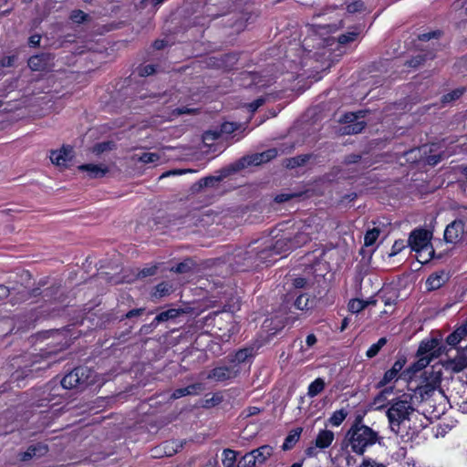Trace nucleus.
Here are the masks:
<instances>
[{"mask_svg":"<svg viewBox=\"0 0 467 467\" xmlns=\"http://www.w3.org/2000/svg\"><path fill=\"white\" fill-rule=\"evenodd\" d=\"M334 439L335 435L332 431L321 430L316 438L315 445L319 449H327L332 444Z\"/></svg>","mask_w":467,"mask_h":467,"instance_id":"17","label":"nucleus"},{"mask_svg":"<svg viewBox=\"0 0 467 467\" xmlns=\"http://www.w3.org/2000/svg\"><path fill=\"white\" fill-rule=\"evenodd\" d=\"M431 237V232L422 228L415 229L410 234L407 244L416 253L417 260L420 264H426L433 258Z\"/></svg>","mask_w":467,"mask_h":467,"instance_id":"4","label":"nucleus"},{"mask_svg":"<svg viewBox=\"0 0 467 467\" xmlns=\"http://www.w3.org/2000/svg\"><path fill=\"white\" fill-rule=\"evenodd\" d=\"M144 309L143 308H136V309H132L130 311H129L127 314H126V317L127 318H131L133 317H137V316H140L143 313Z\"/></svg>","mask_w":467,"mask_h":467,"instance_id":"55","label":"nucleus"},{"mask_svg":"<svg viewBox=\"0 0 467 467\" xmlns=\"http://www.w3.org/2000/svg\"><path fill=\"white\" fill-rule=\"evenodd\" d=\"M348 326V318L345 317L342 321L340 331H344Z\"/></svg>","mask_w":467,"mask_h":467,"instance_id":"62","label":"nucleus"},{"mask_svg":"<svg viewBox=\"0 0 467 467\" xmlns=\"http://www.w3.org/2000/svg\"><path fill=\"white\" fill-rule=\"evenodd\" d=\"M240 372V368L237 364H233L230 366H221L213 368L207 379H213L217 382H222L225 380H229L237 377Z\"/></svg>","mask_w":467,"mask_h":467,"instance_id":"7","label":"nucleus"},{"mask_svg":"<svg viewBox=\"0 0 467 467\" xmlns=\"http://www.w3.org/2000/svg\"><path fill=\"white\" fill-rule=\"evenodd\" d=\"M317 341V337L314 334H309L306 338V344L308 348L313 347Z\"/></svg>","mask_w":467,"mask_h":467,"instance_id":"56","label":"nucleus"},{"mask_svg":"<svg viewBox=\"0 0 467 467\" xmlns=\"http://www.w3.org/2000/svg\"><path fill=\"white\" fill-rule=\"evenodd\" d=\"M154 47H155L156 49H161V48H162V47H163V41H159V40H158V41H155V43H154Z\"/></svg>","mask_w":467,"mask_h":467,"instance_id":"64","label":"nucleus"},{"mask_svg":"<svg viewBox=\"0 0 467 467\" xmlns=\"http://www.w3.org/2000/svg\"><path fill=\"white\" fill-rule=\"evenodd\" d=\"M446 282V275L443 272L431 274L427 281L426 286L428 290H436L441 287Z\"/></svg>","mask_w":467,"mask_h":467,"instance_id":"19","label":"nucleus"},{"mask_svg":"<svg viewBox=\"0 0 467 467\" xmlns=\"http://www.w3.org/2000/svg\"><path fill=\"white\" fill-rule=\"evenodd\" d=\"M115 147V144L112 141H104L101 143H98L93 148V152L97 154H100L107 150H111Z\"/></svg>","mask_w":467,"mask_h":467,"instance_id":"40","label":"nucleus"},{"mask_svg":"<svg viewBox=\"0 0 467 467\" xmlns=\"http://www.w3.org/2000/svg\"><path fill=\"white\" fill-rule=\"evenodd\" d=\"M276 156L277 150L275 149H269L265 151L255 153L252 156H249L247 159H245V161H247L248 164L260 165L262 163L271 161Z\"/></svg>","mask_w":467,"mask_h":467,"instance_id":"14","label":"nucleus"},{"mask_svg":"<svg viewBox=\"0 0 467 467\" xmlns=\"http://www.w3.org/2000/svg\"><path fill=\"white\" fill-rule=\"evenodd\" d=\"M104 380L99 381L98 375L87 367H78L64 376L61 385L64 389H84L90 385H101Z\"/></svg>","mask_w":467,"mask_h":467,"instance_id":"5","label":"nucleus"},{"mask_svg":"<svg viewBox=\"0 0 467 467\" xmlns=\"http://www.w3.org/2000/svg\"><path fill=\"white\" fill-rule=\"evenodd\" d=\"M393 388H386L383 390H381L375 398L373 399L371 402V408L374 410H381L383 409H388V402L389 400H388V397L389 394L392 393Z\"/></svg>","mask_w":467,"mask_h":467,"instance_id":"15","label":"nucleus"},{"mask_svg":"<svg viewBox=\"0 0 467 467\" xmlns=\"http://www.w3.org/2000/svg\"><path fill=\"white\" fill-rule=\"evenodd\" d=\"M405 363L406 359L400 358L394 362L390 369L399 375L400 371L403 368Z\"/></svg>","mask_w":467,"mask_h":467,"instance_id":"50","label":"nucleus"},{"mask_svg":"<svg viewBox=\"0 0 467 467\" xmlns=\"http://www.w3.org/2000/svg\"><path fill=\"white\" fill-rule=\"evenodd\" d=\"M308 285V282L306 278L296 277L293 280V286L295 288H306Z\"/></svg>","mask_w":467,"mask_h":467,"instance_id":"51","label":"nucleus"},{"mask_svg":"<svg viewBox=\"0 0 467 467\" xmlns=\"http://www.w3.org/2000/svg\"><path fill=\"white\" fill-rule=\"evenodd\" d=\"M467 337V320L447 337V343L451 346L457 345Z\"/></svg>","mask_w":467,"mask_h":467,"instance_id":"20","label":"nucleus"},{"mask_svg":"<svg viewBox=\"0 0 467 467\" xmlns=\"http://www.w3.org/2000/svg\"><path fill=\"white\" fill-rule=\"evenodd\" d=\"M254 356V348H245L238 350L234 358L232 359L233 363H244L249 358H252Z\"/></svg>","mask_w":467,"mask_h":467,"instance_id":"29","label":"nucleus"},{"mask_svg":"<svg viewBox=\"0 0 467 467\" xmlns=\"http://www.w3.org/2000/svg\"><path fill=\"white\" fill-rule=\"evenodd\" d=\"M365 112L360 110L358 112H348L340 119V121L347 124L341 130L343 134H357L362 131L366 123L363 120H358L364 118Z\"/></svg>","mask_w":467,"mask_h":467,"instance_id":"6","label":"nucleus"},{"mask_svg":"<svg viewBox=\"0 0 467 467\" xmlns=\"http://www.w3.org/2000/svg\"><path fill=\"white\" fill-rule=\"evenodd\" d=\"M439 161H440L439 158H436L435 156H433V157L429 158L428 162L430 164H436Z\"/></svg>","mask_w":467,"mask_h":467,"instance_id":"63","label":"nucleus"},{"mask_svg":"<svg viewBox=\"0 0 467 467\" xmlns=\"http://www.w3.org/2000/svg\"><path fill=\"white\" fill-rule=\"evenodd\" d=\"M9 289L5 285H0V300L6 298L9 296Z\"/></svg>","mask_w":467,"mask_h":467,"instance_id":"59","label":"nucleus"},{"mask_svg":"<svg viewBox=\"0 0 467 467\" xmlns=\"http://www.w3.org/2000/svg\"><path fill=\"white\" fill-rule=\"evenodd\" d=\"M398 377H399L398 374H396L391 369H389L385 372L383 378L378 383V387L379 388L384 387V386L388 385L389 383H390L391 381L397 379Z\"/></svg>","mask_w":467,"mask_h":467,"instance_id":"39","label":"nucleus"},{"mask_svg":"<svg viewBox=\"0 0 467 467\" xmlns=\"http://www.w3.org/2000/svg\"><path fill=\"white\" fill-rule=\"evenodd\" d=\"M387 339L386 337H380L377 343L372 344L366 352V356L368 358H372L378 355L380 349L386 345Z\"/></svg>","mask_w":467,"mask_h":467,"instance_id":"33","label":"nucleus"},{"mask_svg":"<svg viewBox=\"0 0 467 467\" xmlns=\"http://www.w3.org/2000/svg\"><path fill=\"white\" fill-rule=\"evenodd\" d=\"M16 57V56H7L1 59L0 66L2 67H10L14 66Z\"/></svg>","mask_w":467,"mask_h":467,"instance_id":"49","label":"nucleus"},{"mask_svg":"<svg viewBox=\"0 0 467 467\" xmlns=\"http://www.w3.org/2000/svg\"><path fill=\"white\" fill-rule=\"evenodd\" d=\"M358 36L357 32H348L346 34H342L338 36V43L341 45H346L348 43L353 42Z\"/></svg>","mask_w":467,"mask_h":467,"instance_id":"42","label":"nucleus"},{"mask_svg":"<svg viewBox=\"0 0 467 467\" xmlns=\"http://www.w3.org/2000/svg\"><path fill=\"white\" fill-rule=\"evenodd\" d=\"M385 414L389 428L394 434L410 439L417 433V413L412 394L401 393L389 400Z\"/></svg>","mask_w":467,"mask_h":467,"instance_id":"1","label":"nucleus"},{"mask_svg":"<svg viewBox=\"0 0 467 467\" xmlns=\"http://www.w3.org/2000/svg\"><path fill=\"white\" fill-rule=\"evenodd\" d=\"M407 246L404 240H398L396 241L391 248V252L389 254L390 256H394L400 252H401L405 247Z\"/></svg>","mask_w":467,"mask_h":467,"instance_id":"45","label":"nucleus"},{"mask_svg":"<svg viewBox=\"0 0 467 467\" xmlns=\"http://www.w3.org/2000/svg\"><path fill=\"white\" fill-rule=\"evenodd\" d=\"M434 348H435V341L434 340H431V341H427V342H421V344L419 347L417 354L418 355H426V356L432 357L431 351L434 349Z\"/></svg>","mask_w":467,"mask_h":467,"instance_id":"36","label":"nucleus"},{"mask_svg":"<svg viewBox=\"0 0 467 467\" xmlns=\"http://www.w3.org/2000/svg\"><path fill=\"white\" fill-rule=\"evenodd\" d=\"M438 35H440V32L433 31V32H429V33H426V34H422V35H420L419 36V38H420V40L427 41V40H430L431 38L437 37Z\"/></svg>","mask_w":467,"mask_h":467,"instance_id":"54","label":"nucleus"},{"mask_svg":"<svg viewBox=\"0 0 467 467\" xmlns=\"http://www.w3.org/2000/svg\"><path fill=\"white\" fill-rule=\"evenodd\" d=\"M317 232L310 224H304L298 233L294 236L292 244L294 248L303 246L312 240L313 234Z\"/></svg>","mask_w":467,"mask_h":467,"instance_id":"9","label":"nucleus"},{"mask_svg":"<svg viewBox=\"0 0 467 467\" xmlns=\"http://www.w3.org/2000/svg\"><path fill=\"white\" fill-rule=\"evenodd\" d=\"M87 17V15L81 10H74L70 15V19L76 23L83 22Z\"/></svg>","mask_w":467,"mask_h":467,"instance_id":"46","label":"nucleus"},{"mask_svg":"<svg viewBox=\"0 0 467 467\" xmlns=\"http://www.w3.org/2000/svg\"><path fill=\"white\" fill-rule=\"evenodd\" d=\"M380 231L377 228H373L371 230H368L364 237V243L366 246H370L375 244L377 239L379 236Z\"/></svg>","mask_w":467,"mask_h":467,"instance_id":"37","label":"nucleus"},{"mask_svg":"<svg viewBox=\"0 0 467 467\" xmlns=\"http://www.w3.org/2000/svg\"><path fill=\"white\" fill-rule=\"evenodd\" d=\"M445 368L454 373H459L467 368V357L462 350L453 358L446 361Z\"/></svg>","mask_w":467,"mask_h":467,"instance_id":"11","label":"nucleus"},{"mask_svg":"<svg viewBox=\"0 0 467 467\" xmlns=\"http://www.w3.org/2000/svg\"><path fill=\"white\" fill-rule=\"evenodd\" d=\"M465 234V224L462 220H454L447 225L444 231V239L447 243H460Z\"/></svg>","mask_w":467,"mask_h":467,"instance_id":"8","label":"nucleus"},{"mask_svg":"<svg viewBox=\"0 0 467 467\" xmlns=\"http://www.w3.org/2000/svg\"><path fill=\"white\" fill-rule=\"evenodd\" d=\"M291 249L294 246L288 238H280L275 244L272 240L256 241L244 251H239L236 256H244V261L258 265L261 263H272L275 261V255H282Z\"/></svg>","mask_w":467,"mask_h":467,"instance_id":"2","label":"nucleus"},{"mask_svg":"<svg viewBox=\"0 0 467 467\" xmlns=\"http://www.w3.org/2000/svg\"><path fill=\"white\" fill-rule=\"evenodd\" d=\"M182 313L184 312L182 309L171 308L157 315L156 317L154 318V321L157 323H161L168 321L170 319H174Z\"/></svg>","mask_w":467,"mask_h":467,"instance_id":"26","label":"nucleus"},{"mask_svg":"<svg viewBox=\"0 0 467 467\" xmlns=\"http://www.w3.org/2000/svg\"><path fill=\"white\" fill-rule=\"evenodd\" d=\"M239 129V125L234 122H224L222 124L219 133L221 134V138L223 139L224 136H228Z\"/></svg>","mask_w":467,"mask_h":467,"instance_id":"35","label":"nucleus"},{"mask_svg":"<svg viewBox=\"0 0 467 467\" xmlns=\"http://www.w3.org/2000/svg\"><path fill=\"white\" fill-rule=\"evenodd\" d=\"M254 462L257 464H264L274 453V448L270 445H263L251 451Z\"/></svg>","mask_w":467,"mask_h":467,"instance_id":"16","label":"nucleus"},{"mask_svg":"<svg viewBox=\"0 0 467 467\" xmlns=\"http://www.w3.org/2000/svg\"><path fill=\"white\" fill-rule=\"evenodd\" d=\"M155 72V67L152 65H147L140 69V75L142 77L150 76Z\"/></svg>","mask_w":467,"mask_h":467,"instance_id":"52","label":"nucleus"},{"mask_svg":"<svg viewBox=\"0 0 467 467\" xmlns=\"http://www.w3.org/2000/svg\"><path fill=\"white\" fill-rule=\"evenodd\" d=\"M365 9L364 3L360 0L353 1L347 5V11L350 14L361 12Z\"/></svg>","mask_w":467,"mask_h":467,"instance_id":"41","label":"nucleus"},{"mask_svg":"<svg viewBox=\"0 0 467 467\" xmlns=\"http://www.w3.org/2000/svg\"><path fill=\"white\" fill-rule=\"evenodd\" d=\"M357 467H386V466L383 465L382 463L377 462L376 461H374L370 458H367V459H364L361 462V463L359 465H358Z\"/></svg>","mask_w":467,"mask_h":467,"instance_id":"48","label":"nucleus"},{"mask_svg":"<svg viewBox=\"0 0 467 467\" xmlns=\"http://www.w3.org/2000/svg\"><path fill=\"white\" fill-rule=\"evenodd\" d=\"M78 170L87 172V176L90 179L102 178L109 171L106 166L98 164L79 165Z\"/></svg>","mask_w":467,"mask_h":467,"instance_id":"13","label":"nucleus"},{"mask_svg":"<svg viewBox=\"0 0 467 467\" xmlns=\"http://www.w3.org/2000/svg\"><path fill=\"white\" fill-rule=\"evenodd\" d=\"M202 389H203V388L201 383L192 384L185 388H181V389H175L171 394V398L173 400H177V399H180L184 396L195 395V394H198L199 392H201Z\"/></svg>","mask_w":467,"mask_h":467,"instance_id":"18","label":"nucleus"},{"mask_svg":"<svg viewBox=\"0 0 467 467\" xmlns=\"http://www.w3.org/2000/svg\"><path fill=\"white\" fill-rule=\"evenodd\" d=\"M222 462L223 467H234L236 462V452L230 449L223 450Z\"/></svg>","mask_w":467,"mask_h":467,"instance_id":"32","label":"nucleus"},{"mask_svg":"<svg viewBox=\"0 0 467 467\" xmlns=\"http://www.w3.org/2000/svg\"><path fill=\"white\" fill-rule=\"evenodd\" d=\"M420 358H419V360L417 361L416 363V367L417 368L420 369V368H425L426 366L429 365V363L431 362V356H426V355H418Z\"/></svg>","mask_w":467,"mask_h":467,"instance_id":"47","label":"nucleus"},{"mask_svg":"<svg viewBox=\"0 0 467 467\" xmlns=\"http://www.w3.org/2000/svg\"><path fill=\"white\" fill-rule=\"evenodd\" d=\"M171 291L172 285L170 283L161 282L155 286L154 292L152 293V296L156 298H161L170 295Z\"/></svg>","mask_w":467,"mask_h":467,"instance_id":"28","label":"nucleus"},{"mask_svg":"<svg viewBox=\"0 0 467 467\" xmlns=\"http://www.w3.org/2000/svg\"><path fill=\"white\" fill-rule=\"evenodd\" d=\"M308 159L307 156H297L295 158H291L287 161L286 166L288 168H295L303 165L306 160Z\"/></svg>","mask_w":467,"mask_h":467,"instance_id":"43","label":"nucleus"},{"mask_svg":"<svg viewBox=\"0 0 467 467\" xmlns=\"http://www.w3.org/2000/svg\"><path fill=\"white\" fill-rule=\"evenodd\" d=\"M186 265L183 263L179 264L175 268L174 271L177 273H182L185 272Z\"/></svg>","mask_w":467,"mask_h":467,"instance_id":"60","label":"nucleus"},{"mask_svg":"<svg viewBox=\"0 0 467 467\" xmlns=\"http://www.w3.org/2000/svg\"><path fill=\"white\" fill-rule=\"evenodd\" d=\"M464 92H465V88H458L443 95L441 98V103L443 105L451 103L452 101L459 99L463 95Z\"/></svg>","mask_w":467,"mask_h":467,"instance_id":"30","label":"nucleus"},{"mask_svg":"<svg viewBox=\"0 0 467 467\" xmlns=\"http://www.w3.org/2000/svg\"><path fill=\"white\" fill-rule=\"evenodd\" d=\"M47 449L43 445H32L21 454V461H28L34 456H41L47 452Z\"/></svg>","mask_w":467,"mask_h":467,"instance_id":"23","label":"nucleus"},{"mask_svg":"<svg viewBox=\"0 0 467 467\" xmlns=\"http://www.w3.org/2000/svg\"><path fill=\"white\" fill-rule=\"evenodd\" d=\"M217 140H222L218 130H208L202 135V141L208 147H211L213 142Z\"/></svg>","mask_w":467,"mask_h":467,"instance_id":"34","label":"nucleus"},{"mask_svg":"<svg viewBox=\"0 0 467 467\" xmlns=\"http://www.w3.org/2000/svg\"><path fill=\"white\" fill-rule=\"evenodd\" d=\"M261 410L258 407H249L245 410L246 417L254 416L258 414Z\"/></svg>","mask_w":467,"mask_h":467,"instance_id":"57","label":"nucleus"},{"mask_svg":"<svg viewBox=\"0 0 467 467\" xmlns=\"http://www.w3.org/2000/svg\"><path fill=\"white\" fill-rule=\"evenodd\" d=\"M237 467H255L256 463L254 462V456L252 452L245 453L236 463Z\"/></svg>","mask_w":467,"mask_h":467,"instance_id":"38","label":"nucleus"},{"mask_svg":"<svg viewBox=\"0 0 467 467\" xmlns=\"http://www.w3.org/2000/svg\"><path fill=\"white\" fill-rule=\"evenodd\" d=\"M265 102L264 99H257L252 103L249 104V109L250 111L254 112L259 107H261Z\"/></svg>","mask_w":467,"mask_h":467,"instance_id":"53","label":"nucleus"},{"mask_svg":"<svg viewBox=\"0 0 467 467\" xmlns=\"http://www.w3.org/2000/svg\"><path fill=\"white\" fill-rule=\"evenodd\" d=\"M41 36L39 35H33L29 37V44L32 47H36L40 43Z\"/></svg>","mask_w":467,"mask_h":467,"instance_id":"58","label":"nucleus"},{"mask_svg":"<svg viewBox=\"0 0 467 467\" xmlns=\"http://www.w3.org/2000/svg\"><path fill=\"white\" fill-rule=\"evenodd\" d=\"M221 180V177L217 176H210L205 177L200 180L199 184L200 187H208V186H213L215 183L219 182Z\"/></svg>","mask_w":467,"mask_h":467,"instance_id":"44","label":"nucleus"},{"mask_svg":"<svg viewBox=\"0 0 467 467\" xmlns=\"http://www.w3.org/2000/svg\"><path fill=\"white\" fill-rule=\"evenodd\" d=\"M301 432H302L301 428H296V429L292 430L289 432V434L286 436V438L285 439V441L282 445V449L284 451L291 450L296 445V443L299 441Z\"/></svg>","mask_w":467,"mask_h":467,"instance_id":"21","label":"nucleus"},{"mask_svg":"<svg viewBox=\"0 0 467 467\" xmlns=\"http://www.w3.org/2000/svg\"><path fill=\"white\" fill-rule=\"evenodd\" d=\"M314 306V299H311L306 294L297 296L295 301V306L299 310H309Z\"/></svg>","mask_w":467,"mask_h":467,"instance_id":"27","label":"nucleus"},{"mask_svg":"<svg viewBox=\"0 0 467 467\" xmlns=\"http://www.w3.org/2000/svg\"><path fill=\"white\" fill-rule=\"evenodd\" d=\"M211 401L213 405L219 404L222 401V396H220L219 394H215L212 398Z\"/></svg>","mask_w":467,"mask_h":467,"instance_id":"61","label":"nucleus"},{"mask_svg":"<svg viewBox=\"0 0 467 467\" xmlns=\"http://www.w3.org/2000/svg\"><path fill=\"white\" fill-rule=\"evenodd\" d=\"M50 60V56L47 54L33 56L28 60V67L34 71H42L49 67Z\"/></svg>","mask_w":467,"mask_h":467,"instance_id":"12","label":"nucleus"},{"mask_svg":"<svg viewBox=\"0 0 467 467\" xmlns=\"http://www.w3.org/2000/svg\"><path fill=\"white\" fill-rule=\"evenodd\" d=\"M378 438L377 431L360 421H356L346 434L352 451L358 455H362L368 447L374 445Z\"/></svg>","mask_w":467,"mask_h":467,"instance_id":"3","label":"nucleus"},{"mask_svg":"<svg viewBox=\"0 0 467 467\" xmlns=\"http://www.w3.org/2000/svg\"><path fill=\"white\" fill-rule=\"evenodd\" d=\"M347 415L348 413L345 410H338L332 413L327 421L330 425L334 427H338L345 420Z\"/></svg>","mask_w":467,"mask_h":467,"instance_id":"31","label":"nucleus"},{"mask_svg":"<svg viewBox=\"0 0 467 467\" xmlns=\"http://www.w3.org/2000/svg\"><path fill=\"white\" fill-rule=\"evenodd\" d=\"M161 159V154L157 152H144L141 155H133L132 160L142 162L144 164H156Z\"/></svg>","mask_w":467,"mask_h":467,"instance_id":"22","label":"nucleus"},{"mask_svg":"<svg viewBox=\"0 0 467 467\" xmlns=\"http://www.w3.org/2000/svg\"><path fill=\"white\" fill-rule=\"evenodd\" d=\"M72 151L71 147L63 146L60 150L51 151L50 160L57 166H66L72 158Z\"/></svg>","mask_w":467,"mask_h":467,"instance_id":"10","label":"nucleus"},{"mask_svg":"<svg viewBox=\"0 0 467 467\" xmlns=\"http://www.w3.org/2000/svg\"><path fill=\"white\" fill-rule=\"evenodd\" d=\"M375 303V300H362L354 298L348 302V308L351 313L358 314L365 309L368 305Z\"/></svg>","mask_w":467,"mask_h":467,"instance_id":"24","label":"nucleus"},{"mask_svg":"<svg viewBox=\"0 0 467 467\" xmlns=\"http://www.w3.org/2000/svg\"><path fill=\"white\" fill-rule=\"evenodd\" d=\"M326 383L323 379L317 378L311 382L307 389V396L314 398L320 394L325 389Z\"/></svg>","mask_w":467,"mask_h":467,"instance_id":"25","label":"nucleus"}]
</instances>
